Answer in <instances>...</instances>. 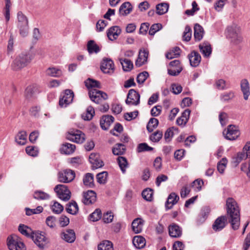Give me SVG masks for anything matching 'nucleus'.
I'll return each instance as SVG.
<instances>
[{
    "instance_id": "obj_1",
    "label": "nucleus",
    "mask_w": 250,
    "mask_h": 250,
    "mask_svg": "<svg viewBox=\"0 0 250 250\" xmlns=\"http://www.w3.org/2000/svg\"><path fill=\"white\" fill-rule=\"evenodd\" d=\"M227 215L221 216L215 221L212 228L215 231H220L225 228L227 219H228L231 228L234 230L239 229L240 224V209L236 201L229 197L226 200Z\"/></svg>"
},
{
    "instance_id": "obj_2",
    "label": "nucleus",
    "mask_w": 250,
    "mask_h": 250,
    "mask_svg": "<svg viewBox=\"0 0 250 250\" xmlns=\"http://www.w3.org/2000/svg\"><path fill=\"white\" fill-rule=\"evenodd\" d=\"M84 83L86 87L89 89L88 94L92 101L98 104L103 100L107 99L108 96L105 93L94 88L100 87L99 82L88 78Z\"/></svg>"
},
{
    "instance_id": "obj_3",
    "label": "nucleus",
    "mask_w": 250,
    "mask_h": 250,
    "mask_svg": "<svg viewBox=\"0 0 250 250\" xmlns=\"http://www.w3.org/2000/svg\"><path fill=\"white\" fill-rule=\"evenodd\" d=\"M17 23L20 35L23 37L27 36L29 32L28 21L27 18L21 11L17 13Z\"/></svg>"
},
{
    "instance_id": "obj_4",
    "label": "nucleus",
    "mask_w": 250,
    "mask_h": 250,
    "mask_svg": "<svg viewBox=\"0 0 250 250\" xmlns=\"http://www.w3.org/2000/svg\"><path fill=\"white\" fill-rule=\"evenodd\" d=\"M30 56L26 54H21L18 56L11 64V68L14 71H18L25 67L30 62Z\"/></svg>"
},
{
    "instance_id": "obj_5",
    "label": "nucleus",
    "mask_w": 250,
    "mask_h": 250,
    "mask_svg": "<svg viewBox=\"0 0 250 250\" xmlns=\"http://www.w3.org/2000/svg\"><path fill=\"white\" fill-rule=\"evenodd\" d=\"M7 246L10 250H26L23 242L16 235H11L7 238Z\"/></svg>"
},
{
    "instance_id": "obj_6",
    "label": "nucleus",
    "mask_w": 250,
    "mask_h": 250,
    "mask_svg": "<svg viewBox=\"0 0 250 250\" xmlns=\"http://www.w3.org/2000/svg\"><path fill=\"white\" fill-rule=\"evenodd\" d=\"M32 239L35 244L41 249H44L49 243L48 239L45 236L43 232H36L33 233Z\"/></svg>"
},
{
    "instance_id": "obj_7",
    "label": "nucleus",
    "mask_w": 250,
    "mask_h": 250,
    "mask_svg": "<svg viewBox=\"0 0 250 250\" xmlns=\"http://www.w3.org/2000/svg\"><path fill=\"white\" fill-rule=\"evenodd\" d=\"M54 191L61 200L67 201L71 197V192L64 185H58L54 188Z\"/></svg>"
},
{
    "instance_id": "obj_8",
    "label": "nucleus",
    "mask_w": 250,
    "mask_h": 250,
    "mask_svg": "<svg viewBox=\"0 0 250 250\" xmlns=\"http://www.w3.org/2000/svg\"><path fill=\"white\" fill-rule=\"evenodd\" d=\"M66 138L70 141L81 144L85 140V135L79 130L70 129L66 135Z\"/></svg>"
},
{
    "instance_id": "obj_9",
    "label": "nucleus",
    "mask_w": 250,
    "mask_h": 250,
    "mask_svg": "<svg viewBox=\"0 0 250 250\" xmlns=\"http://www.w3.org/2000/svg\"><path fill=\"white\" fill-rule=\"evenodd\" d=\"M240 133L236 126L229 125L227 129L223 131V135L225 138L229 140H235L240 135Z\"/></svg>"
},
{
    "instance_id": "obj_10",
    "label": "nucleus",
    "mask_w": 250,
    "mask_h": 250,
    "mask_svg": "<svg viewBox=\"0 0 250 250\" xmlns=\"http://www.w3.org/2000/svg\"><path fill=\"white\" fill-rule=\"evenodd\" d=\"M75 177L74 171L70 169H66L58 173V180L60 182L69 183L71 182Z\"/></svg>"
},
{
    "instance_id": "obj_11",
    "label": "nucleus",
    "mask_w": 250,
    "mask_h": 250,
    "mask_svg": "<svg viewBox=\"0 0 250 250\" xmlns=\"http://www.w3.org/2000/svg\"><path fill=\"white\" fill-rule=\"evenodd\" d=\"M74 93L71 90H66L59 101V105L62 107H65L72 102Z\"/></svg>"
},
{
    "instance_id": "obj_12",
    "label": "nucleus",
    "mask_w": 250,
    "mask_h": 250,
    "mask_svg": "<svg viewBox=\"0 0 250 250\" xmlns=\"http://www.w3.org/2000/svg\"><path fill=\"white\" fill-rule=\"evenodd\" d=\"M140 95L134 89L129 90L125 103L129 105H137L140 103Z\"/></svg>"
},
{
    "instance_id": "obj_13",
    "label": "nucleus",
    "mask_w": 250,
    "mask_h": 250,
    "mask_svg": "<svg viewBox=\"0 0 250 250\" xmlns=\"http://www.w3.org/2000/svg\"><path fill=\"white\" fill-rule=\"evenodd\" d=\"M89 161L93 168L97 169L103 166V162L100 159L98 153H91L89 156Z\"/></svg>"
},
{
    "instance_id": "obj_14",
    "label": "nucleus",
    "mask_w": 250,
    "mask_h": 250,
    "mask_svg": "<svg viewBox=\"0 0 250 250\" xmlns=\"http://www.w3.org/2000/svg\"><path fill=\"white\" fill-rule=\"evenodd\" d=\"M61 238L68 243H73L76 239L75 233L73 229L64 230L61 234Z\"/></svg>"
},
{
    "instance_id": "obj_15",
    "label": "nucleus",
    "mask_w": 250,
    "mask_h": 250,
    "mask_svg": "<svg viewBox=\"0 0 250 250\" xmlns=\"http://www.w3.org/2000/svg\"><path fill=\"white\" fill-rule=\"evenodd\" d=\"M101 69L104 73H113L114 69L113 61L110 59L104 60L101 64Z\"/></svg>"
},
{
    "instance_id": "obj_16",
    "label": "nucleus",
    "mask_w": 250,
    "mask_h": 250,
    "mask_svg": "<svg viewBox=\"0 0 250 250\" xmlns=\"http://www.w3.org/2000/svg\"><path fill=\"white\" fill-rule=\"evenodd\" d=\"M168 232L170 237L178 238L182 234V229L176 224L173 223L168 227Z\"/></svg>"
},
{
    "instance_id": "obj_17",
    "label": "nucleus",
    "mask_w": 250,
    "mask_h": 250,
    "mask_svg": "<svg viewBox=\"0 0 250 250\" xmlns=\"http://www.w3.org/2000/svg\"><path fill=\"white\" fill-rule=\"evenodd\" d=\"M241 90L243 94L244 99L247 100L250 96V86L249 81L246 79H243L240 81Z\"/></svg>"
},
{
    "instance_id": "obj_18",
    "label": "nucleus",
    "mask_w": 250,
    "mask_h": 250,
    "mask_svg": "<svg viewBox=\"0 0 250 250\" xmlns=\"http://www.w3.org/2000/svg\"><path fill=\"white\" fill-rule=\"evenodd\" d=\"M148 51L147 49H141L139 53L138 57L135 62V65L140 67L144 64L147 60Z\"/></svg>"
},
{
    "instance_id": "obj_19",
    "label": "nucleus",
    "mask_w": 250,
    "mask_h": 250,
    "mask_svg": "<svg viewBox=\"0 0 250 250\" xmlns=\"http://www.w3.org/2000/svg\"><path fill=\"white\" fill-rule=\"evenodd\" d=\"M239 28L236 25H232L227 28L226 34L227 38L235 41L238 38Z\"/></svg>"
},
{
    "instance_id": "obj_20",
    "label": "nucleus",
    "mask_w": 250,
    "mask_h": 250,
    "mask_svg": "<svg viewBox=\"0 0 250 250\" xmlns=\"http://www.w3.org/2000/svg\"><path fill=\"white\" fill-rule=\"evenodd\" d=\"M96 199V193L92 190H88L83 193V202L85 205L91 204L95 202Z\"/></svg>"
},
{
    "instance_id": "obj_21",
    "label": "nucleus",
    "mask_w": 250,
    "mask_h": 250,
    "mask_svg": "<svg viewBox=\"0 0 250 250\" xmlns=\"http://www.w3.org/2000/svg\"><path fill=\"white\" fill-rule=\"evenodd\" d=\"M188 58L191 66L197 67L201 62V57L200 55L197 52L192 51L188 55Z\"/></svg>"
},
{
    "instance_id": "obj_22",
    "label": "nucleus",
    "mask_w": 250,
    "mask_h": 250,
    "mask_svg": "<svg viewBox=\"0 0 250 250\" xmlns=\"http://www.w3.org/2000/svg\"><path fill=\"white\" fill-rule=\"evenodd\" d=\"M114 117L111 115H104L100 120V125L104 130H107L114 122Z\"/></svg>"
},
{
    "instance_id": "obj_23",
    "label": "nucleus",
    "mask_w": 250,
    "mask_h": 250,
    "mask_svg": "<svg viewBox=\"0 0 250 250\" xmlns=\"http://www.w3.org/2000/svg\"><path fill=\"white\" fill-rule=\"evenodd\" d=\"M121 33L120 27L114 26L110 27L107 32V36L111 41L116 40Z\"/></svg>"
},
{
    "instance_id": "obj_24",
    "label": "nucleus",
    "mask_w": 250,
    "mask_h": 250,
    "mask_svg": "<svg viewBox=\"0 0 250 250\" xmlns=\"http://www.w3.org/2000/svg\"><path fill=\"white\" fill-rule=\"evenodd\" d=\"M179 199V197L175 193H170L167 197V201L165 204L167 209L172 208L173 205H175Z\"/></svg>"
},
{
    "instance_id": "obj_25",
    "label": "nucleus",
    "mask_w": 250,
    "mask_h": 250,
    "mask_svg": "<svg viewBox=\"0 0 250 250\" xmlns=\"http://www.w3.org/2000/svg\"><path fill=\"white\" fill-rule=\"evenodd\" d=\"M76 149L75 145L68 143L63 144L60 148V152L62 154L65 155H70L72 154Z\"/></svg>"
},
{
    "instance_id": "obj_26",
    "label": "nucleus",
    "mask_w": 250,
    "mask_h": 250,
    "mask_svg": "<svg viewBox=\"0 0 250 250\" xmlns=\"http://www.w3.org/2000/svg\"><path fill=\"white\" fill-rule=\"evenodd\" d=\"M144 221L140 218L134 219L132 223V228L135 233L141 232L143 229Z\"/></svg>"
},
{
    "instance_id": "obj_27",
    "label": "nucleus",
    "mask_w": 250,
    "mask_h": 250,
    "mask_svg": "<svg viewBox=\"0 0 250 250\" xmlns=\"http://www.w3.org/2000/svg\"><path fill=\"white\" fill-rule=\"evenodd\" d=\"M190 113V110L189 109L185 110L182 115L177 118L176 120L177 124L180 126H184L188 121Z\"/></svg>"
},
{
    "instance_id": "obj_28",
    "label": "nucleus",
    "mask_w": 250,
    "mask_h": 250,
    "mask_svg": "<svg viewBox=\"0 0 250 250\" xmlns=\"http://www.w3.org/2000/svg\"><path fill=\"white\" fill-rule=\"evenodd\" d=\"M200 52L205 57L210 56L212 52V48L210 44L208 42H204L201 43L199 46Z\"/></svg>"
},
{
    "instance_id": "obj_29",
    "label": "nucleus",
    "mask_w": 250,
    "mask_h": 250,
    "mask_svg": "<svg viewBox=\"0 0 250 250\" xmlns=\"http://www.w3.org/2000/svg\"><path fill=\"white\" fill-rule=\"evenodd\" d=\"M132 243L135 247L137 249H143L146 245V239L141 236H136L134 237Z\"/></svg>"
},
{
    "instance_id": "obj_30",
    "label": "nucleus",
    "mask_w": 250,
    "mask_h": 250,
    "mask_svg": "<svg viewBox=\"0 0 250 250\" xmlns=\"http://www.w3.org/2000/svg\"><path fill=\"white\" fill-rule=\"evenodd\" d=\"M38 86L36 84L30 85L25 90V96L27 99L33 97L38 92Z\"/></svg>"
},
{
    "instance_id": "obj_31",
    "label": "nucleus",
    "mask_w": 250,
    "mask_h": 250,
    "mask_svg": "<svg viewBox=\"0 0 250 250\" xmlns=\"http://www.w3.org/2000/svg\"><path fill=\"white\" fill-rule=\"evenodd\" d=\"M132 6L130 2H125L123 3L119 8V13L121 15L126 16L132 11Z\"/></svg>"
},
{
    "instance_id": "obj_32",
    "label": "nucleus",
    "mask_w": 250,
    "mask_h": 250,
    "mask_svg": "<svg viewBox=\"0 0 250 250\" xmlns=\"http://www.w3.org/2000/svg\"><path fill=\"white\" fill-rule=\"evenodd\" d=\"M15 141L20 145H24L27 141V133L24 131H20L15 136Z\"/></svg>"
},
{
    "instance_id": "obj_33",
    "label": "nucleus",
    "mask_w": 250,
    "mask_h": 250,
    "mask_svg": "<svg viewBox=\"0 0 250 250\" xmlns=\"http://www.w3.org/2000/svg\"><path fill=\"white\" fill-rule=\"evenodd\" d=\"M194 36L196 41H200L203 37L204 29L203 27L199 24L196 23L194 27Z\"/></svg>"
},
{
    "instance_id": "obj_34",
    "label": "nucleus",
    "mask_w": 250,
    "mask_h": 250,
    "mask_svg": "<svg viewBox=\"0 0 250 250\" xmlns=\"http://www.w3.org/2000/svg\"><path fill=\"white\" fill-rule=\"evenodd\" d=\"M67 212L71 214H76L79 210L78 206L75 201H72L69 203L66 207Z\"/></svg>"
},
{
    "instance_id": "obj_35",
    "label": "nucleus",
    "mask_w": 250,
    "mask_h": 250,
    "mask_svg": "<svg viewBox=\"0 0 250 250\" xmlns=\"http://www.w3.org/2000/svg\"><path fill=\"white\" fill-rule=\"evenodd\" d=\"M87 48L89 54H97L100 51L99 46L94 41H89L87 44Z\"/></svg>"
},
{
    "instance_id": "obj_36",
    "label": "nucleus",
    "mask_w": 250,
    "mask_h": 250,
    "mask_svg": "<svg viewBox=\"0 0 250 250\" xmlns=\"http://www.w3.org/2000/svg\"><path fill=\"white\" fill-rule=\"evenodd\" d=\"M119 61L124 71H129L133 68V64L131 61L122 58H119Z\"/></svg>"
},
{
    "instance_id": "obj_37",
    "label": "nucleus",
    "mask_w": 250,
    "mask_h": 250,
    "mask_svg": "<svg viewBox=\"0 0 250 250\" xmlns=\"http://www.w3.org/2000/svg\"><path fill=\"white\" fill-rule=\"evenodd\" d=\"M247 156H245V153L243 151L238 152L232 158V163L234 164L235 166H237L242 161L246 160Z\"/></svg>"
},
{
    "instance_id": "obj_38",
    "label": "nucleus",
    "mask_w": 250,
    "mask_h": 250,
    "mask_svg": "<svg viewBox=\"0 0 250 250\" xmlns=\"http://www.w3.org/2000/svg\"><path fill=\"white\" fill-rule=\"evenodd\" d=\"M33 197L38 200H48L50 198V195L42 190H36L33 193Z\"/></svg>"
},
{
    "instance_id": "obj_39",
    "label": "nucleus",
    "mask_w": 250,
    "mask_h": 250,
    "mask_svg": "<svg viewBox=\"0 0 250 250\" xmlns=\"http://www.w3.org/2000/svg\"><path fill=\"white\" fill-rule=\"evenodd\" d=\"M83 182L85 186L90 188L94 186V176L90 173H86L83 178Z\"/></svg>"
},
{
    "instance_id": "obj_40",
    "label": "nucleus",
    "mask_w": 250,
    "mask_h": 250,
    "mask_svg": "<svg viewBox=\"0 0 250 250\" xmlns=\"http://www.w3.org/2000/svg\"><path fill=\"white\" fill-rule=\"evenodd\" d=\"M117 161L120 168L123 173L126 171V168L128 167V163L126 159L122 156H119L117 159Z\"/></svg>"
},
{
    "instance_id": "obj_41",
    "label": "nucleus",
    "mask_w": 250,
    "mask_h": 250,
    "mask_svg": "<svg viewBox=\"0 0 250 250\" xmlns=\"http://www.w3.org/2000/svg\"><path fill=\"white\" fill-rule=\"evenodd\" d=\"M125 150V146L122 144H116L112 148V152L115 155H122Z\"/></svg>"
},
{
    "instance_id": "obj_42",
    "label": "nucleus",
    "mask_w": 250,
    "mask_h": 250,
    "mask_svg": "<svg viewBox=\"0 0 250 250\" xmlns=\"http://www.w3.org/2000/svg\"><path fill=\"white\" fill-rule=\"evenodd\" d=\"M169 5L167 3H161L157 5L156 11L158 15H163L168 11Z\"/></svg>"
},
{
    "instance_id": "obj_43",
    "label": "nucleus",
    "mask_w": 250,
    "mask_h": 250,
    "mask_svg": "<svg viewBox=\"0 0 250 250\" xmlns=\"http://www.w3.org/2000/svg\"><path fill=\"white\" fill-rule=\"evenodd\" d=\"M98 250H113L112 243L108 240L102 242L98 245Z\"/></svg>"
},
{
    "instance_id": "obj_44",
    "label": "nucleus",
    "mask_w": 250,
    "mask_h": 250,
    "mask_svg": "<svg viewBox=\"0 0 250 250\" xmlns=\"http://www.w3.org/2000/svg\"><path fill=\"white\" fill-rule=\"evenodd\" d=\"M180 54V49L178 47H175L168 52L166 57L168 59H172L178 57Z\"/></svg>"
},
{
    "instance_id": "obj_45",
    "label": "nucleus",
    "mask_w": 250,
    "mask_h": 250,
    "mask_svg": "<svg viewBox=\"0 0 250 250\" xmlns=\"http://www.w3.org/2000/svg\"><path fill=\"white\" fill-rule=\"evenodd\" d=\"M95 114L94 108L91 106H89L86 109V112L85 115H82V118L84 120L89 121L91 120Z\"/></svg>"
},
{
    "instance_id": "obj_46",
    "label": "nucleus",
    "mask_w": 250,
    "mask_h": 250,
    "mask_svg": "<svg viewBox=\"0 0 250 250\" xmlns=\"http://www.w3.org/2000/svg\"><path fill=\"white\" fill-rule=\"evenodd\" d=\"M46 73L50 76L58 77L62 75V72L60 69L58 68L51 67L47 69L46 70Z\"/></svg>"
},
{
    "instance_id": "obj_47",
    "label": "nucleus",
    "mask_w": 250,
    "mask_h": 250,
    "mask_svg": "<svg viewBox=\"0 0 250 250\" xmlns=\"http://www.w3.org/2000/svg\"><path fill=\"white\" fill-rule=\"evenodd\" d=\"M158 119L154 118H151L146 126L147 130L150 132H152L158 126Z\"/></svg>"
},
{
    "instance_id": "obj_48",
    "label": "nucleus",
    "mask_w": 250,
    "mask_h": 250,
    "mask_svg": "<svg viewBox=\"0 0 250 250\" xmlns=\"http://www.w3.org/2000/svg\"><path fill=\"white\" fill-rule=\"evenodd\" d=\"M108 174L106 171L99 173L96 175L97 182L100 184H104L106 182Z\"/></svg>"
},
{
    "instance_id": "obj_49",
    "label": "nucleus",
    "mask_w": 250,
    "mask_h": 250,
    "mask_svg": "<svg viewBox=\"0 0 250 250\" xmlns=\"http://www.w3.org/2000/svg\"><path fill=\"white\" fill-rule=\"evenodd\" d=\"M102 217V212L100 209H96L93 213L90 214L89 219L90 221L95 222L98 221Z\"/></svg>"
},
{
    "instance_id": "obj_50",
    "label": "nucleus",
    "mask_w": 250,
    "mask_h": 250,
    "mask_svg": "<svg viewBox=\"0 0 250 250\" xmlns=\"http://www.w3.org/2000/svg\"><path fill=\"white\" fill-rule=\"evenodd\" d=\"M163 137V132L160 130H157L149 136L150 140L153 142H158Z\"/></svg>"
},
{
    "instance_id": "obj_51",
    "label": "nucleus",
    "mask_w": 250,
    "mask_h": 250,
    "mask_svg": "<svg viewBox=\"0 0 250 250\" xmlns=\"http://www.w3.org/2000/svg\"><path fill=\"white\" fill-rule=\"evenodd\" d=\"M228 163L226 158H222L217 164V170L221 174L223 173Z\"/></svg>"
},
{
    "instance_id": "obj_52",
    "label": "nucleus",
    "mask_w": 250,
    "mask_h": 250,
    "mask_svg": "<svg viewBox=\"0 0 250 250\" xmlns=\"http://www.w3.org/2000/svg\"><path fill=\"white\" fill-rule=\"evenodd\" d=\"M153 191L150 188H146L144 189L142 195L143 197L146 201H150L152 199Z\"/></svg>"
},
{
    "instance_id": "obj_53",
    "label": "nucleus",
    "mask_w": 250,
    "mask_h": 250,
    "mask_svg": "<svg viewBox=\"0 0 250 250\" xmlns=\"http://www.w3.org/2000/svg\"><path fill=\"white\" fill-rule=\"evenodd\" d=\"M234 97V93L232 91H229L228 92H225L221 94L220 100L222 102H228L229 100L232 99Z\"/></svg>"
},
{
    "instance_id": "obj_54",
    "label": "nucleus",
    "mask_w": 250,
    "mask_h": 250,
    "mask_svg": "<svg viewBox=\"0 0 250 250\" xmlns=\"http://www.w3.org/2000/svg\"><path fill=\"white\" fill-rule=\"evenodd\" d=\"M52 211L56 214L61 213L63 210V207L59 203L55 201L51 207Z\"/></svg>"
},
{
    "instance_id": "obj_55",
    "label": "nucleus",
    "mask_w": 250,
    "mask_h": 250,
    "mask_svg": "<svg viewBox=\"0 0 250 250\" xmlns=\"http://www.w3.org/2000/svg\"><path fill=\"white\" fill-rule=\"evenodd\" d=\"M26 214L28 216L34 214H39L43 211V208L42 206H38L36 208L30 209L26 208Z\"/></svg>"
},
{
    "instance_id": "obj_56",
    "label": "nucleus",
    "mask_w": 250,
    "mask_h": 250,
    "mask_svg": "<svg viewBox=\"0 0 250 250\" xmlns=\"http://www.w3.org/2000/svg\"><path fill=\"white\" fill-rule=\"evenodd\" d=\"M19 231L23 235L29 237L30 236L31 230L26 226L20 225L19 227Z\"/></svg>"
},
{
    "instance_id": "obj_57",
    "label": "nucleus",
    "mask_w": 250,
    "mask_h": 250,
    "mask_svg": "<svg viewBox=\"0 0 250 250\" xmlns=\"http://www.w3.org/2000/svg\"><path fill=\"white\" fill-rule=\"evenodd\" d=\"M26 152L29 155L35 157L38 154V149L37 147L33 146H29L26 147Z\"/></svg>"
},
{
    "instance_id": "obj_58",
    "label": "nucleus",
    "mask_w": 250,
    "mask_h": 250,
    "mask_svg": "<svg viewBox=\"0 0 250 250\" xmlns=\"http://www.w3.org/2000/svg\"><path fill=\"white\" fill-rule=\"evenodd\" d=\"M204 182L203 180L201 179H196L191 184V187L194 188V189L196 191H199L201 190L202 188V186L203 185Z\"/></svg>"
},
{
    "instance_id": "obj_59",
    "label": "nucleus",
    "mask_w": 250,
    "mask_h": 250,
    "mask_svg": "<svg viewBox=\"0 0 250 250\" xmlns=\"http://www.w3.org/2000/svg\"><path fill=\"white\" fill-rule=\"evenodd\" d=\"M149 74L147 72L144 71L138 74L137 77V82L138 83L142 84L148 77Z\"/></svg>"
},
{
    "instance_id": "obj_60",
    "label": "nucleus",
    "mask_w": 250,
    "mask_h": 250,
    "mask_svg": "<svg viewBox=\"0 0 250 250\" xmlns=\"http://www.w3.org/2000/svg\"><path fill=\"white\" fill-rule=\"evenodd\" d=\"M5 12L4 16L7 22L10 20V8L11 6L10 0H5Z\"/></svg>"
},
{
    "instance_id": "obj_61",
    "label": "nucleus",
    "mask_w": 250,
    "mask_h": 250,
    "mask_svg": "<svg viewBox=\"0 0 250 250\" xmlns=\"http://www.w3.org/2000/svg\"><path fill=\"white\" fill-rule=\"evenodd\" d=\"M162 28V25L160 23H155L151 25L149 30L150 35H154L157 31Z\"/></svg>"
},
{
    "instance_id": "obj_62",
    "label": "nucleus",
    "mask_w": 250,
    "mask_h": 250,
    "mask_svg": "<svg viewBox=\"0 0 250 250\" xmlns=\"http://www.w3.org/2000/svg\"><path fill=\"white\" fill-rule=\"evenodd\" d=\"M113 214L111 211H107L106 213H104L103 217V220L105 223H111L113 219Z\"/></svg>"
},
{
    "instance_id": "obj_63",
    "label": "nucleus",
    "mask_w": 250,
    "mask_h": 250,
    "mask_svg": "<svg viewBox=\"0 0 250 250\" xmlns=\"http://www.w3.org/2000/svg\"><path fill=\"white\" fill-rule=\"evenodd\" d=\"M191 37V29L189 26H187L185 27L183 34V39L186 41H189Z\"/></svg>"
},
{
    "instance_id": "obj_64",
    "label": "nucleus",
    "mask_w": 250,
    "mask_h": 250,
    "mask_svg": "<svg viewBox=\"0 0 250 250\" xmlns=\"http://www.w3.org/2000/svg\"><path fill=\"white\" fill-rule=\"evenodd\" d=\"M153 148L148 146L146 143H142L138 145V151H149L153 150Z\"/></svg>"
}]
</instances>
